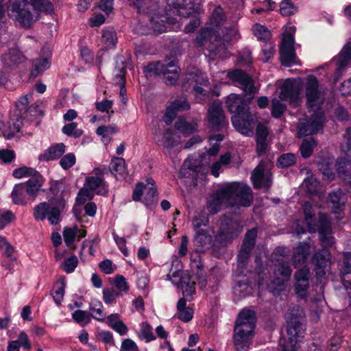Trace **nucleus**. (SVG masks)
<instances>
[{
	"label": "nucleus",
	"instance_id": "bf43d9fd",
	"mask_svg": "<svg viewBox=\"0 0 351 351\" xmlns=\"http://www.w3.org/2000/svg\"><path fill=\"white\" fill-rule=\"evenodd\" d=\"M78 264V259L76 256H73L67 258L62 265L61 268L67 274L74 271Z\"/></svg>",
	"mask_w": 351,
	"mask_h": 351
},
{
	"label": "nucleus",
	"instance_id": "603ef678",
	"mask_svg": "<svg viewBox=\"0 0 351 351\" xmlns=\"http://www.w3.org/2000/svg\"><path fill=\"white\" fill-rule=\"evenodd\" d=\"M234 295L241 298L248 295L252 290V287L247 282L238 281L234 287Z\"/></svg>",
	"mask_w": 351,
	"mask_h": 351
},
{
	"label": "nucleus",
	"instance_id": "864d4df0",
	"mask_svg": "<svg viewBox=\"0 0 351 351\" xmlns=\"http://www.w3.org/2000/svg\"><path fill=\"white\" fill-rule=\"evenodd\" d=\"M73 319L81 326H84L90 322V315L88 312L82 310H76L72 314Z\"/></svg>",
	"mask_w": 351,
	"mask_h": 351
},
{
	"label": "nucleus",
	"instance_id": "338daca9",
	"mask_svg": "<svg viewBox=\"0 0 351 351\" xmlns=\"http://www.w3.org/2000/svg\"><path fill=\"white\" fill-rule=\"evenodd\" d=\"M351 273V252H347L343 253V265L341 269V276L345 274Z\"/></svg>",
	"mask_w": 351,
	"mask_h": 351
},
{
	"label": "nucleus",
	"instance_id": "39448f33",
	"mask_svg": "<svg viewBox=\"0 0 351 351\" xmlns=\"http://www.w3.org/2000/svg\"><path fill=\"white\" fill-rule=\"evenodd\" d=\"M305 314L303 309L298 305L290 306L285 314L287 321V332L290 336L289 341L281 345L282 351H298L299 346L297 339L304 336Z\"/></svg>",
	"mask_w": 351,
	"mask_h": 351
},
{
	"label": "nucleus",
	"instance_id": "a211bd4d",
	"mask_svg": "<svg viewBox=\"0 0 351 351\" xmlns=\"http://www.w3.org/2000/svg\"><path fill=\"white\" fill-rule=\"evenodd\" d=\"M300 88L295 82L288 79L281 86L279 98L282 101H289L293 106H297L299 101Z\"/></svg>",
	"mask_w": 351,
	"mask_h": 351
},
{
	"label": "nucleus",
	"instance_id": "dca6fc26",
	"mask_svg": "<svg viewBox=\"0 0 351 351\" xmlns=\"http://www.w3.org/2000/svg\"><path fill=\"white\" fill-rule=\"evenodd\" d=\"M251 180L255 189H265L268 191L271 186V173L265 172V165L262 162L253 170Z\"/></svg>",
	"mask_w": 351,
	"mask_h": 351
},
{
	"label": "nucleus",
	"instance_id": "aec40b11",
	"mask_svg": "<svg viewBox=\"0 0 351 351\" xmlns=\"http://www.w3.org/2000/svg\"><path fill=\"white\" fill-rule=\"evenodd\" d=\"M311 246L306 242H300L293 250L292 262L295 268L304 267L310 254Z\"/></svg>",
	"mask_w": 351,
	"mask_h": 351
},
{
	"label": "nucleus",
	"instance_id": "680f3d73",
	"mask_svg": "<svg viewBox=\"0 0 351 351\" xmlns=\"http://www.w3.org/2000/svg\"><path fill=\"white\" fill-rule=\"evenodd\" d=\"M225 20V15L221 8H216L212 14L211 21L213 25L218 27L221 25L222 22Z\"/></svg>",
	"mask_w": 351,
	"mask_h": 351
},
{
	"label": "nucleus",
	"instance_id": "473e14b6",
	"mask_svg": "<svg viewBox=\"0 0 351 351\" xmlns=\"http://www.w3.org/2000/svg\"><path fill=\"white\" fill-rule=\"evenodd\" d=\"M102 42L105 47L114 48L117 42V33L113 27H106L102 30Z\"/></svg>",
	"mask_w": 351,
	"mask_h": 351
},
{
	"label": "nucleus",
	"instance_id": "69168bd1",
	"mask_svg": "<svg viewBox=\"0 0 351 351\" xmlns=\"http://www.w3.org/2000/svg\"><path fill=\"white\" fill-rule=\"evenodd\" d=\"M121 294L116 292L113 289L105 288L103 289V299L106 304H111L115 300L117 296Z\"/></svg>",
	"mask_w": 351,
	"mask_h": 351
},
{
	"label": "nucleus",
	"instance_id": "9b49d317",
	"mask_svg": "<svg viewBox=\"0 0 351 351\" xmlns=\"http://www.w3.org/2000/svg\"><path fill=\"white\" fill-rule=\"evenodd\" d=\"M280 58L285 66H291L298 64L297 57L294 48V38L291 34L284 35L280 46Z\"/></svg>",
	"mask_w": 351,
	"mask_h": 351
},
{
	"label": "nucleus",
	"instance_id": "b1692460",
	"mask_svg": "<svg viewBox=\"0 0 351 351\" xmlns=\"http://www.w3.org/2000/svg\"><path fill=\"white\" fill-rule=\"evenodd\" d=\"M65 145L63 143L51 146L44 154L38 157L40 161H49L59 158L65 152Z\"/></svg>",
	"mask_w": 351,
	"mask_h": 351
},
{
	"label": "nucleus",
	"instance_id": "3c124183",
	"mask_svg": "<svg viewBox=\"0 0 351 351\" xmlns=\"http://www.w3.org/2000/svg\"><path fill=\"white\" fill-rule=\"evenodd\" d=\"M147 185L150 184L151 186H147V189H145V199L148 204H153L156 202L157 189L154 186V180L152 178L147 179Z\"/></svg>",
	"mask_w": 351,
	"mask_h": 351
},
{
	"label": "nucleus",
	"instance_id": "c85d7f7f",
	"mask_svg": "<svg viewBox=\"0 0 351 351\" xmlns=\"http://www.w3.org/2000/svg\"><path fill=\"white\" fill-rule=\"evenodd\" d=\"M178 317L184 322L191 321L193 318V311L186 306V302L184 298H180L177 304Z\"/></svg>",
	"mask_w": 351,
	"mask_h": 351
},
{
	"label": "nucleus",
	"instance_id": "0e129e2a",
	"mask_svg": "<svg viewBox=\"0 0 351 351\" xmlns=\"http://www.w3.org/2000/svg\"><path fill=\"white\" fill-rule=\"evenodd\" d=\"M15 158L16 155L13 150L8 149H0V160L3 163H11Z\"/></svg>",
	"mask_w": 351,
	"mask_h": 351
},
{
	"label": "nucleus",
	"instance_id": "f3484780",
	"mask_svg": "<svg viewBox=\"0 0 351 351\" xmlns=\"http://www.w3.org/2000/svg\"><path fill=\"white\" fill-rule=\"evenodd\" d=\"M311 261L315 265L317 276L322 277L325 275V269L331 263V254L328 249L322 248L314 253Z\"/></svg>",
	"mask_w": 351,
	"mask_h": 351
},
{
	"label": "nucleus",
	"instance_id": "09e8293b",
	"mask_svg": "<svg viewBox=\"0 0 351 351\" xmlns=\"http://www.w3.org/2000/svg\"><path fill=\"white\" fill-rule=\"evenodd\" d=\"M175 128L183 134L188 136L195 130L193 124L186 122L184 118L180 117L175 123Z\"/></svg>",
	"mask_w": 351,
	"mask_h": 351
},
{
	"label": "nucleus",
	"instance_id": "49530a36",
	"mask_svg": "<svg viewBox=\"0 0 351 351\" xmlns=\"http://www.w3.org/2000/svg\"><path fill=\"white\" fill-rule=\"evenodd\" d=\"M78 228L77 226L73 228L65 227L63 230V237L65 244L71 247L75 248L73 242L75 237L77 236Z\"/></svg>",
	"mask_w": 351,
	"mask_h": 351
},
{
	"label": "nucleus",
	"instance_id": "ddd939ff",
	"mask_svg": "<svg viewBox=\"0 0 351 351\" xmlns=\"http://www.w3.org/2000/svg\"><path fill=\"white\" fill-rule=\"evenodd\" d=\"M208 121L210 127L217 131H219L226 126L228 122L226 120L222 103L220 101H215L210 105Z\"/></svg>",
	"mask_w": 351,
	"mask_h": 351
},
{
	"label": "nucleus",
	"instance_id": "052dcab7",
	"mask_svg": "<svg viewBox=\"0 0 351 351\" xmlns=\"http://www.w3.org/2000/svg\"><path fill=\"white\" fill-rule=\"evenodd\" d=\"M76 162L75 156L73 154L69 153L64 155L60 161V165L64 170H67L73 167Z\"/></svg>",
	"mask_w": 351,
	"mask_h": 351
},
{
	"label": "nucleus",
	"instance_id": "c756f323",
	"mask_svg": "<svg viewBox=\"0 0 351 351\" xmlns=\"http://www.w3.org/2000/svg\"><path fill=\"white\" fill-rule=\"evenodd\" d=\"M167 62H151L143 68V72L147 77L152 75H162L165 72L167 69Z\"/></svg>",
	"mask_w": 351,
	"mask_h": 351
},
{
	"label": "nucleus",
	"instance_id": "bb28decb",
	"mask_svg": "<svg viewBox=\"0 0 351 351\" xmlns=\"http://www.w3.org/2000/svg\"><path fill=\"white\" fill-rule=\"evenodd\" d=\"M22 184H24L27 195L36 196L43 185L42 177L37 172L32 178Z\"/></svg>",
	"mask_w": 351,
	"mask_h": 351
},
{
	"label": "nucleus",
	"instance_id": "6e6d98bb",
	"mask_svg": "<svg viewBox=\"0 0 351 351\" xmlns=\"http://www.w3.org/2000/svg\"><path fill=\"white\" fill-rule=\"evenodd\" d=\"M287 106L285 104L275 98L271 101V114L275 118H279L285 112Z\"/></svg>",
	"mask_w": 351,
	"mask_h": 351
},
{
	"label": "nucleus",
	"instance_id": "5fc2aeb1",
	"mask_svg": "<svg viewBox=\"0 0 351 351\" xmlns=\"http://www.w3.org/2000/svg\"><path fill=\"white\" fill-rule=\"evenodd\" d=\"M298 12V8L295 7L291 0H282L280 3V13L282 16H289Z\"/></svg>",
	"mask_w": 351,
	"mask_h": 351
},
{
	"label": "nucleus",
	"instance_id": "1a4fd4ad",
	"mask_svg": "<svg viewBox=\"0 0 351 351\" xmlns=\"http://www.w3.org/2000/svg\"><path fill=\"white\" fill-rule=\"evenodd\" d=\"M325 117L321 109L316 110L308 119L300 120L298 123V136L317 134L323 131Z\"/></svg>",
	"mask_w": 351,
	"mask_h": 351
},
{
	"label": "nucleus",
	"instance_id": "4c0bfd02",
	"mask_svg": "<svg viewBox=\"0 0 351 351\" xmlns=\"http://www.w3.org/2000/svg\"><path fill=\"white\" fill-rule=\"evenodd\" d=\"M332 163L325 159H321L317 162V168L325 179L332 180L335 175L332 171Z\"/></svg>",
	"mask_w": 351,
	"mask_h": 351
},
{
	"label": "nucleus",
	"instance_id": "ea45409f",
	"mask_svg": "<svg viewBox=\"0 0 351 351\" xmlns=\"http://www.w3.org/2000/svg\"><path fill=\"white\" fill-rule=\"evenodd\" d=\"M212 237L208 233V232L203 229H199L196 232V234L194 238V243L197 246L199 247H206L211 243Z\"/></svg>",
	"mask_w": 351,
	"mask_h": 351
},
{
	"label": "nucleus",
	"instance_id": "f704fd0d",
	"mask_svg": "<svg viewBox=\"0 0 351 351\" xmlns=\"http://www.w3.org/2000/svg\"><path fill=\"white\" fill-rule=\"evenodd\" d=\"M149 28L153 31V33L159 34L164 32L166 29V26L164 21L160 19L158 15L148 16Z\"/></svg>",
	"mask_w": 351,
	"mask_h": 351
},
{
	"label": "nucleus",
	"instance_id": "f257e3e1",
	"mask_svg": "<svg viewBox=\"0 0 351 351\" xmlns=\"http://www.w3.org/2000/svg\"><path fill=\"white\" fill-rule=\"evenodd\" d=\"M252 201V191L249 186L239 182H231L212 195L208 208L212 214H216L223 206L231 208L249 207Z\"/></svg>",
	"mask_w": 351,
	"mask_h": 351
},
{
	"label": "nucleus",
	"instance_id": "9d476101",
	"mask_svg": "<svg viewBox=\"0 0 351 351\" xmlns=\"http://www.w3.org/2000/svg\"><path fill=\"white\" fill-rule=\"evenodd\" d=\"M319 84L317 77L313 75L307 77L306 84V97L307 106L310 110L321 109L324 99L321 96V92L318 88Z\"/></svg>",
	"mask_w": 351,
	"mask_h": 351
},
{
	"label": "nucleus",
	"instance_id": "c9c22d12",
	"mask_svg": "<svg viewBox=\"0 0 351 351\" xmlns=\"http://www.w3.org/2000/svg\"><path fill=\"white\" fill-rule=\"evenodd\" d=\"M89 310L92 313L90 316L98 321H104L106 319V315L104 312V306L100 301L92 300L90 303Z\"/></svg>",
	"mask_w": 351,
	"mask_h": 351
},
{
	"label": "nucleus",
	"instance_id": "a18cd8bd",
	"mask_svg": "<svg viewBox=\"0 0 351 351\" xmlns=\"http://www.w3.org/2000/svg\"><path fill=\"white\" fill-rule=\"evenodd\" d=\"M32 7L40 12L51 14L53 12V5L49 0H30Z\"/></svg>",
	"mask_w": 351,
	"mask_h": 351
},
{
	"label": "nucleus",
	"instance_id": "774afa93",
	"mask_svg": "<svg viewBox=\"0 0 351 351\" xmlns=\"http://www.w3.org/2000/svg\"><path fill=\"white\" fill-rule=\"evenodd\" d=\"M121 351H139V349L133 340L125 339L121 343Z\"/></svg>",
	"mask_w": 351,
	"mask_h": 351
},
{
	"label": "nucleus",
	"instance_id": "2f4dec72",
	"mask_svg": "<svg viewBox=\"0 0 351 351\" xmlns=\"http://www.w3.org/2000/svg\"><path fill=\"white\" fill-rule=\"evenodd\" d=\"M158 144L160 146H162L168 151H170L174 147L180 144V141L176 139L173 136L171 130L168 129L165 131L161 138L158 140Z\"/></svg>",
	"mask_w": 351,
	"mask_h": 351
},
{
	"label": "nucleus",
	"instance_id": "6e6552de",
	"mask_svg": "<svg viewBox=\"0 0 351 351\" xmlns=\"http://www.w3.org/2000/svg\"><path fill=\"white\" fill-rule=\"evenodd\" d=\"M242 231L243 224L239 219L226 217L221 220L215 241L220 245L226 246L237 239Z\"/></svg>",
	"mask_w": 351,
	"mask_h": 351
},
{
	"label": "nucleus",
	"instance_id": "2eb2a0df",
	"mask_svg": "<svg viewBox=\"0 0 351 351\" xmlns=\"http://www.w3.org/2000/svg\"><path fill=\"white\" fill-rule=\"evenodd\" d=\"M294 289L300 297H305L310 287L311 271L307 265L300 268L294 274Z\"/></svg>",
	"mask_w": 351,
	"mask_h": 351
},
{
	"label": "nucleus",
	"instance_id": "7ed1b4c3",
	"mask_svg": "<svg viewBox=\"0 0 351 351\" xmlns=\"http://www.w3.org/2000/svg\"><path fill=\"white\" fill-rule=\"evenodd\" d=\"M304 214V221L310 232H319V240L323 248L327 249L332 247L335 243V238L332 236L330 222L327 216L323 213H319L318 221L316 220L315 212L308 202L302 205Z\"/></svg>",
	"mask_w": 351,
	"mask_h": 351
},
{
	"label": "nucleus",
	"instance_id": "13d9d810",
	"mask_svg": "<svg viewBox=\"0 0 351 351\" xmlns=\"http://www.w3.org/2000/svg\"><path fill=\"white\" fill-rule=\"evenodd\" d=\"M257 233L258 231L256 228H252L248 230L245 235L242 245L253 249L256 244Z\"/></svg>",
	"mask_w": 351,
	"mask_h": 351
},
{
	"label": "nucleus",
	"instance_id": "423d86ee",
	"mask_svg": "<svg viewBox=\"0 0 351 351\" xmlns=\"http://www.w3.org/2000/svg\"><path fill=\"white\" fill-rule=\"evenodd\" d=\"M66 201L62 194L36 205L33 216L36 221H43L47 218L51 225H57L61 221L62 213L64 211Z\"/></svg>",
	"mask_w": 351,
	"mask_h": 351
},
{
	"label": "nucleus",
	"instance_id": "4be33fe9",
	"mask_svg": "<svg viewBox=\"0 0 351 351\" xmlns=\"http://www.w3.org/2000/svg\"><path fill=\"white\" fill-rule=\"evenodd\" d=\"M3 64L8 68H14L25 62V57L18 48H10L1 57Z\"/></svg>",
	"mask_w": 351,
	"mask_h": 351
},
{
	"label": "nucleus",
	"instance_id": "e2e57ef3",
	"mask_svg": "<svg viewBox=\"0 0 351 351\" xmlns=\"http://www.w3.org/2000/svg\"><path fill=\"white\" fill-rule=\"evenodd\" d=\"M37 173L32 168H29L27 167H22L20 168H17L14 170L12 173V176L16 178H21L26 176H34Z\"/></svg>",
	"mask_w": 351,
	"mask_h": 351
},
{
	"label": "nucleus",
	"instance_id": "8fccbe9b",
	"mask_svg": "<svg viewBox=\"0 0 351 351\" xmlns=\"http://www.w3.org/2000/svg\"><path fill=\"white\" fill-rule=\"evenodd\" d=\"M138 337L145 339L147 342H150L156 339L152 332V327L147 322H143L141 326V330L138 334Z\"/></svg>",
	"mask_w": 351,
	"mask_h": 351
},
{
	"label": "nucleus",
	"instance_id": "393cba45",
	"mask_svg": "<svg viewBox=\"0 0 351 351\" xmlns=\"http://www.w3.org/2000/svg\"><path fill=\"white\" fill-rule=\"evenodd\" d=\"M167 62V69L165 72L162 73L165 76V83L167 85H174L176 84L178 79V73L177 66L174 60H165Z\"/></svg>",
	"mask_w": 351,
	"mask_h": 351
},
{
	"label": "nucleus",
	"instance_id": "58836bf2",
	"mask_svg": "<svg viewBox=\"0 0 351 351\" xmlns=\"http://www.w3.org/2000/svg\"><path fill=\"white\" fill-rule=\"evenodd\" d=\"M343 138L344 143L343 149L346 153V156L339 161H344L345 165L346 163L351 165V128L346 129Z\"/></svg>",
	"mask_w": 351,
	"mask_h": 351
},
{
	"label": "nucleus",
	"instance_id": "0eeeda50",
	"mask_svg": "<svg viewBox=\"0 0 351 351\" xmlns=\"http://www.w3.org/2000/svg\"><path fill=\"white\" fill-rule=\"evenodd\" d=\"M32 5L27 0H10L7 12L10 19L21 26L29 27L34 22Z\"/></svg>",
	"mask_w": 351,
	"mask_h": 351
},
{
	"label": "nucleus",
	"instance_id": "4d7b16f0",
	"mask_svg": "<svg viewBox=\"0 0 351 351\" xmlns=\"http://www.w3.org/2000/svg\"><path fill=\"white\" fill-rule=\"evenodd\" d=\"M253 32L255 36L261 40L266 41L270 38V32L265 26L256 24L253 26Z\"/></svg>",
	"mask_w": 351,
	"mask_h": 351
},
{
	"label": "nucleus",
	"instance_id": "5701e85b",
	"mask_svg": "<svg viewBox=\"0 0 351 351\" xmlns=\"http://www.w3.org/2000/svg\"><path fill=\"white\" fill-rule=\"evenodd\" d=\"M85 186L90 191L98 189L97 194L106 196L108 193V184L104 180L98 176H89L86 179Z\"/></svg>",
	"mask_w": 351,
	"mask_h": 351
},
{
	"label": "nucleus",
	"instance_id": "412c9836",
	"mask_svg": "<svg viewBox=\"0 0 351 351\" xmlns=\"http://www.w3.org/2000/svg\"><path fill=\"white\" fill-rule=\"evenodd\" d=\"M168 5L173 7V13L187 18L195 11L193 0H167Z\"/></svg>",
	"mask_w": 351,
	"mask_h": 351
},
{
	"label": "nucleus",
	"instance_id": "cd10ccee",
	"mask_svg": "<svg viewBox=\"0 0 351 351\" xmlns=\"http://www.w3.org/2000/svg\"><path fill=\"white\" fill-rule=\"evenodd\" d=\"M206 49L213 55L225 52L226 47L221 38L219 36H211L206 46Z\"/></svg>",
	"mask_w": 351,
	"mask_h": 351
},
{
	"label": "nucleus",
	"instance_id": "de8ad7c7",
	"mask_svg": "<svg viewBox=\"0 0 351 351\" xmlns=\"http://www.w3.org/2000/svg\"><path fill=\"white\" fill-rule=\"evenodd\" d=\"M296 156L293 153L282 154L276 162V165L280 168H287L296 162Z\"/></svg>",
	"mask_w": 351,
	"mask_h": 351
},
{
	"label": "nucleus",
	"instance_id": "f03ea898",
	"mask_svg": "<svg viewBox=\"0 0 351 351\" xmlns=\"http://www.w3.org/2000/svg\"><path fill=\"white\" fill-rule=\"evenodd\" d=\"M254 95H245L231 93L226 97L225 104L232 114V122L234 128L241 134L251 136L257 121L256 115L250 111L249 104Z\"/></svg>",
	"mask_w": 351,
	"mask_h": 351
},
{
	"label": "nucleus",
	"instance_id": "6ab92c4d",
	"mask_svg": "<svg viewBox=\"0 0 351 351\" xmlns=\"http://www.w3.org/2000/svg\"><path fill=\"white\" fill-rule=\"evenodd\" d=\"M208 80L201 73H187L184 78L183 86L186 89L191 88L196 93L202 94L204 89L199 85H208Z\"/></svg>",
	"mask_w": 351,
	"mask_h": 351
},
{
	"label": "nucleus",
	"instance_id": "37998d69",
	"mask_svg": "<svg viewBox=\"0 0 351 351\" xmlns=\"http://www.w3.org/2000/svg\"><path fill=\"white\" fill-rule=\"evenodd\" d=\"M351 62V43L345 45L337 62L338 69H342Z\"/></svg>",
	"mask_w": 351,
	"mask_h": 351
},
{
	"label": "nucleus",
	"instance_id": "72a5a7b5",
	"mask_svg": "<svg viewBox=\"0 0 351 351\" xmlns=\"http://www.w3.org/2000/svg\"><path fill=\"white\" fill-rule=\"evenodd\" d=\"M317 145V141L312 137L304 139L300 147L302 156L304 158H309L313 154V149Z\"/></svg>",
	"mask_w": 351,
	"mask_h": 351
},
{
	"label": "nucleus",
	"instance_id": "a878e982",
	"mask_svg": "<svg viewBox=\"0 0 351 351\" xmlns=\"http://www.w3.org/2000/svg\"><path fill=\"white\" fill-rule=\"evenodd\" d=\"M328 202L332 204L334 213L340 215V211L345 205L344 194L342 191L338 189L330 193L328 195Z\"/></svg>",
	"mask_w": 351,
	"mask_h": 351
},
{
	"label": "nucleus",
	"instance_id": "79ce46f5",
	"mask_svg": "<svg viewBox=\"0 0 351 351\" xmlns=\"http://www.w3.org/2000/svg\"><path fill=\"white\" fill-rule=\"evenodd\" d=\"M62 132L64 134L74 138H80L84 134V131L78 128L77 123L75 122L64 125L62 129Z\"/></svg>",
	"mask_w": 351,
	"mask_h": 351
},
{
	"label": "nucleus",
	"instance_id": "4468645a",
	"mask_svg": "<svg viewBox=\"0 0 351 351\" xmlns=\"http://www.w3.org/2000/svg\"><path fill=\"white\" fill-rule=\"evenodd\" d=\"M274 283L278 286H284L285 283L289 281L292 274V269L287 259L282 256H279L274 265Z\"/></svg>",
	"mask_w": 351,
	"mask_h": 351
},
{
	"label": "nucleus",
	"instance_id": "e433bc0d",
	"mask_svg": "<svg viewBox=\"0 0 351 351\" xmlns=\"http://www.w3.org/2000/svg\"><path fill=\"white\" fill-rule=\"evenodd\" d=\"M50 62L47 58H37L33 62V69L31 71V76L36 77L39 73L49 69Z\"/></svg>",
	"mask_w": 351,
	"mask_h": 351
},
{
	"label": "nucleus",
	"instance_id": "f8f14e48",
	"mask_svg": "<svg viewBox=\"0 0 351 351\" xmlns=\"http://www.w3.org/2000/svg\"><path fill=\"white\" fill-rule=\"evenodd\" d=\"M228 77L234 83L239 84V87L246 95H255L258 89L254 86V82L252 77L245 71L236 69L227 74Z\"/></svg>",
	"mask_w": 351,
	"mask_h": 351
},
{
	"label": "nucleus",
	"instance_id": "c03bdc74",
	"mask_svg": "<svg viewBox=\"0 0 351 351\" xmlns=\"http://www.w3.org/2000/svg\"><path fill=\"white\" fill-rule=\"evenodd\" d=\"M130 3L135 6L140 13H146L151 14L153 12L156 11L158 8V5L155 3H150L149 6H147V3L143 2L142 0H129Z\"/></svg>",
	"mask_w": 351,
	"mask_h": 351
},
{
	"label": "nucleus",
	"instance_id": "20e7f679",
	"mask_svg": "<svg viewBox=\"0 0 351 351\" xmlns=\"http://www.w3.org/2000/svg\"><path fill=\"white\" fill-rule=\"evenodd\" d=\"M256 317L253 311L239 313L234 328V343L237 351H247L251 344Z\"/></svg>",
	"mask_w": 351,
	"mask_h": 351
},
{
	"label": "nucleus",
	"instance_id": "7c9ffc66",
	"mask_svg": "<svg viewBox=\"0 0 351 351\" xmlns=\"http://www.w3.org/2000/svg\"><path fill=\"white\" fill-rule=\"evenodd\" d=\"M26 189L22 183L15 184L11 193V197L13 203L16 205L25 206L27 201L25 199Z\"/></svg>",
	"mask_w": 351,
	"mask_h": 351
},
{
	"label": "nucleus",
	"instance_id": "a19ab883",
	"mask_svg": "<svg viewBox=\"0 0 351 351\" xmlns=\"http://www.w3.org/2000/svg\"><path fill=\"white\" fill-rule=\"evenodd\" d=\"M109 169L110 172L117 177L118 175H123L125 169V161L123 158L115 157L111 160Z\"/></svg>",
	"mask_w": 351,
	"mask_h": 351
}]
</instances>
